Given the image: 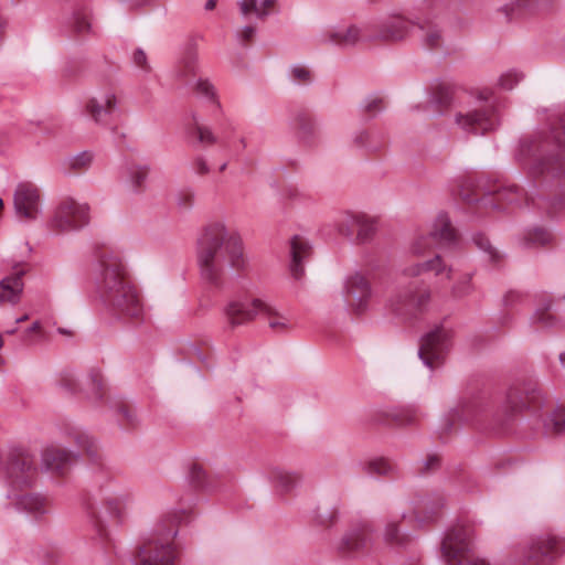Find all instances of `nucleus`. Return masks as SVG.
I'll return each instance as SVG.
<instances>
[{
  "mask_svg": "<svg viewBox=\"0 0 565 565\" xmlns=\"http://www.w3.org/2000/svg\"><path fill=\"white\" fill-rule=\"evenodd\" d=\"M522 74L515 71H510L501 75L499 84L502 88L510 90L522 79Z\"/></svg>",
  "mask_w": 565,
  "mask_h": 565,
  "instance_id": "8fccbe9b",
  "label": "nucleus"
},
{
  "mask_svg": "<svg viewBox=\"0 0 565 565\" xmlns=\"http://www.w3.org/2000/svg\"><path fill=\"white\" fill-rule=\"evenodd\" d=\"M441 3L439 0H430L427 9L429 12L423 18H417L415 26L422 32V44L426 50L440 51L444 49V34L439 25L430 20V14L439 12Z\"/></svg>",
  "mask_w": 565,
  "mask_h": 565,
  "instance_id": "6ab92c4d",
  "label": "nucleus"
},
{
  "mask_svg": "<svg viewBox=\"0 0 565 565\" xmlns=\"http://www.w3.org/2000/svg\"><path fill=\"white\" fill-rule=\"evenodd\" d=\"M563 212L565 213V191L554 196L548 206V213L551 214H558Z\"/></svg>",
  "mask_w": 565,
  "mask_h": 565,
  "instance_id": "e2e57ef3",
  "label": "nucleus"
},
{
  "mask_svg": "<svg viewBox=\"0 0 565 565\" xmlns=\"http://www.w3.org/2000/svg\"><path fill=\"white\" fill-rule=\"evenodd\" d=\"M490 97V93H481L479 99L486 102V104L465 115L457 114L456 122L465 131L473 135H484L494 130L500 124V116L497 105L493 102L489 103Z\"/></svg>",
  "mask_w": 565,
  "mask_h": 565,
  "instance_id": "9d476101",
  "label": "nucleus"
},
{
  "mask_svg": "<svg viewBox=\"0 0 565 565\" xmlns=\"http://www.w3.org/2000/svg\"><path fill=\"white\" fill-rule=\"evenodd\" d=\"M354 143L358 147L366 148L370 151H376L380 149L379 145H374L371 141V135L367 131H361L359 135L354 138Z\"/></svg>",
  "mask_w": 565,
  "mask_h": 565,
  "instance_id": "6e6d98bb",
  "label": "nucleus"
},
{
  "mask_svg": "<svg viewBox=\"0 0 565 565\" xmlns=\"http://www.w3.org/2000/svg\"><path fill=\"white\" fill-rule=\"evenodd\" d=\"M31 457L34 462L35 475L29 483L20 484V486L12 484L11 481L7 477H4V476H1V477L8 481L9 487L11 488V490L8 492V498L12 499L14 501L15 508L19 511H23V512H26L34 516H39V515L46 513V511H47L45 499L38 494H32V493L18 494L14 492L15 490H21L24 487L31 486V483L33 482V480L35 479V477L38 475L35 459L32 455H31Z\"/></svg>",
  "mask_w": 565,
  "mask_h": 565,
  "instance_id": "aec40b11",
  "label": "nucleus"
},
{
  "mask_svg": "<svg viewBox=\"0 0 565 565\" xmlns=\"http://www.w3.org/2000/svg\"><path fill=\"white\" fill-rule=\"evenodd\" d=\"M92 396L89 398H94L95 402H107L110 404V408L117 409V412L121 415L119 419L120 425L125 429H129L135 426L136 416L134 408L121 398H110L107 394V391H90Z\"/></svg>",
  "mask_w": 565,
  "mask_h": 565,
  "instance_id": "393cba45",
  "label": "nucleus"
},
{
  "mask_svg": "<svg viewBox=\"0 0 565 565\" xmlns=\"http://www.w3.org/2000/svg\"><path fill=\"white\" fill-rule=\"evenodd\" d=\"M132 63L139 67L141 71L149 73L151 71V66L148 63V57L146 52L138 47L132 53Z\"/></svg>",
  "mask_w": 565,
  "mask_h": 565,
  "instance_id": "864d4df0",
  "label": "nucleus"
},
{
  "mask_svg": "<svg viewBox=\"0 0 565 565\" xmlns=\"http://www.w3.org/2000/svg\"><path fill=\"white\" fill-rule=\"evenodd\" d=\"M85 114L97 125L117 129L116 122L120 117L118 98L114 93H105L92 97L85 104Z\"/></svg>",
  "mask_w": 565,
  "mask_h": 565,
  "instance_id": "4468645a",
  "label": "nucleus"
},
{
  "mask_svg": "<svg viewBox=\"0 0 565 565\" xmlns=\"http://www.w3.org/2000/svg\"><path fill=\"white\" fill-rule=\"evenodd\" d=\"M387 416L398 426H412L417 423L418 415L414 408H397L387 413Z\"/></svg>",
  "mask_w": 565,
  "mask_h": 565,
  "instance_id": "79ce46f5",
  "label": "nucleus"
},
{
  "mask_svg": "<svg viewBox=\"0 0 565 565\" xmlns=\"http://www.w3.org/2000/svg\"><path fill=\"white\" fill-rule=\"evenodd\" d=\"M74 441L85 451L90 460L98 461L100 459L98 445L92 436L83 431H77L74 434Z\"/></svg>",
  "mask_w": 565,
  "mask_h": 565,
  "instance_id": "ea45409f",
  "label": "nucleus"
},
{
  "mask_svg": "<svg viewBox=\"0 0 565 565\" xmlns=\"http://www.w3.org/2000/svg\"><path fill=\"white\" fill-rule=\"evenodd\" d=\"M255 34L256 28L253 25H246L239 32H237V39L243 45H246L253 41Z\"/></svg>",
  "mask_w": 565,
  "mask_h": 565,
  "instance_id": "0e129e2a",
  "label": "nucleus"
},
{
  "mask_svg": "<svg viewBox=\"0 0 565 565\" xmlns=\"http://www.w3.org/2000/svg\"><path fill=\"white\" fill-rule=\"evenodd\" d=\"M191 131L196 135L198 141L202 145L212 146L217 142V137L209 127L201 125L195 116H193Z\"/></svg>",
  "mask_w": 565,
  "mask_h": 565,
  "instance_id": "a18cd8bd",
  "label": "nucleus"
},
{
  "mask_svg": "<svg viewBox=\"0 0 565 565\" xmlns=\"http://www.w3.org/2000/svg\"><path fill=\"white\" fill-rule=\"evenodd\" d=\"M189 479H190V482L195 488L203 487L204 480H205V471L203 470L202 467H200L199 465L194 463L190 468Z\"/></svg>",
  "mask_w": 565,
  "mask_h": 565,
  "instance_id": "603ef678",
  "label": "nucleus"
},
{
  "mask_svg": "<svg viewBox=\"0 0 565 565\" xmlns=\"http://www.w3.org/2000/svg\"><path fill=\"white\" fill-rule=\"evenodd\" d=\"M551 301L548 300L542 308H539L531 317V323L541 328H554L558 323V319L550 312Z\"/></svg>",
  "mask_w": 565,
  "mask_h": 565,
  "instance_id": "a19ab883",
  "label": "nucleus"
},
{
  "mask_svg": "<svg viewBox=\"0 0 565 565\" xmlns=\"http://www.w3.org/2000/svg\"><path fill=\"white\" fill-rule=\"evenodd\" d=\"M88 206L72 199L64 200L57 207L52 226L58 231L79 230L88 224Z\"/></svg>",
  "mask_w": 565,
  "mask_h": 565,
  "instance_id": "f3484780",
  "label": "nucleus"
},
{
  "mask_svg": "<svg viewBox=\"0 0 565 565\" xmlns=\"http://www.w3.org/2000/svg\"><path fill=\"white\" fill-rule=\"evenodd\" d=\"M270 480L279 491L289 492L301 481V475L275 468L270 471Z\"/></svg>",
  "mask_w": 565,
  "mask_h": 565,
  "instance_id": "c756f323",
  "label": "nucleus"
},
{
  "mask_svg": "<svg viewBox=\"0 0 565 565\" xmlns=\"http://www.w3.org/2000/svg\"><path fill=\"white\" fill-rule=\"evenodd\" d=\"M374 534L375 526L371 521H360L342 536L338 550L343 554L366 553L373 546Z\"/></svg>",
  "mask_w": 565,
  "mask_h": 565,
  "instance_id": "2eb2a0df",
  "label": "nucleus"
},
{
  "mask_svg": "<svg viewBox=\"0 0 565 565\" xmlns=\"http://www.w3.org/2000/svg\"><path fill=\"white\" fill-rule=\"evenodd\" d=\"M385 108L384 99L381 97H370L362 105V114L367 119L374 118L379 113Z\"/></svg>",
  "mask_w": 565,
  "mask_h": 565,
  "instance_id": "de8ad7c7",
  "label": "nucleus"
},
{
  "mask_svg": "<svg viewBox=\"0 0 565 565\" xmlns=\"http://www.w3.org/2000/svg\"><path fill=\"white\" fill-rule=\"evenodd\" d=\"M565 552V541L550 533L529 537L522 547V565H550Z\"/></svg>",
  "mask_w": 565,
  "mask_h": 565,
  "instance_id": "6e6552de",
  "label": "nucleus"
},
{
  "mask_svg": "<svg viewBox=\"0 0 565 565\" xmlns=\"http://www.w3.org/2000/svg\"><path fill=\"white\" fill-rule=\"evenodd\" d=\"M275 3L276 0H263L260 7H258L257 0H241L238 6L243 15L254 12L258 19L264 20Z\"/></svg>",
  "mask_w": 565,
  "mask_h": 565,
  "instance_id": "e433bc0d",
  "label": "nucleus"
},
{
  "mask_svg": "<svg viewBox=\"0 0 565 565\" xmlns=\"http://www.w3.org/2000/svg\"><path fill=\"white\" fill-rule=\"evenodd\" d=\"M507 399L512 412L530 409L533 413L545 411V426L555 433L565 430V403L554 401L547 391H509Z\"/></svg>",
  "mask_w": 565,
  "mask_h": 565,
  "instance_id": "423d86ee",
  "label": "nucleus"
},
{
  "mask_svg": "<svg viewBox=\"0 0 565 565\" xmlns=\"http://www.w3.org/2000/svg\"><path fill=\"white\" fill-rule=\"evenodd\" d=\"M95 284L100 299L114 316L132 323L143 321L145 312L139 292L129 280L119 256L107 250L98 255Z\"/></svg>",
  "mask_w": 565,
  "mask_h": 565,
  "instance_id": "f03ea898",
  "label": "nucleus"
},
{
  "mask_svg": "<svg viewBox=\"0 0 565 565\" xmlns=\"http://www.w3.org/2000/svg\"><path fill=\"white\" fill-rule=\"evenodd\" d=\"M128 495L110 493L102 499L105 513L114 521L119 522L122 518Z\"/></svg>",
  "mask_w": 565,
  "mask_h": 565,
  "instance_id": "2f4dec72",
  "label": "nucleus"
},
{
  "mask_svg": "<svg viewBox=\"0 0 565 565\" xmlns=\"http://www.w3.org/2000/svg\"><path fill=\"white\" fill-rule=\"evenodd\" d=\"M444 498L439 497L434 504L430 507V500L427 497H419L414 502V515L416 520L423 521L424 519H430V515L434 514L438 509L444 507Z\"/></svg>",
  "mask_w": 565,
  "mask_h": 565,
  "instance_id": "4c0bfd02",
  "label": "nucleus"
},
{
  "mask_svg": "<svg viewBox=\"0 0 565 565\" xmlns=\"http://www.w3.org/2000/svg\"><path fill=\"white\" fill-rule=\"evenodd\" d=\"M294 128L297 137L305 143L311 145L317 135V127L311 114L308 110H300L296 114Z\"/></svg>",
  "mask_w": 565,
  "mask_h": 565,
  "instance_id": "c85d7f7f",
  "label": "nucleus"
},
{
  "mask_svg": "<svg viewBox=\"0 0 565 565\" xmlns=\"http://www.w3.org/2000/svg\"><path fill=\"white\" fill-rule=\"evenodd\" d=\"M72 26L74 32L78 35L89 32L90 22L86 10H77L73 13Z\"/></svg>",
  "mask_w": 565,
  "mask_h": 565,
  "instance_id": "49530a36",
  "label": "nucleus"
},
{
  "mask_svg": "<svg viewBox=\"0 0 565 565\" xmlns=\"http://www.w3.org/2000/svg\"><path fill=\"white\" fill-rule=\"evenodd\" d=\"M369 33V25H366L363 30L358 28L356 25H350L345 30H331L323 36L321 40L322 43L331 42L339 46H352L356 44L360 40L367 41L365 39V34Z\"/></svg>",
  "mask_w": 565,
  "mask_h": 565,
  "instance_id": "a878e982",
  "label": "nucleus"
},
{
  "mask_svg": "<svg viewBox=\"0 0 565 565\" xmlns=\"http://www.w3.org/2000/svg\"><path fill=\"white\" fill-rule=\"evenodd\" d=\"M201 362L206 369H211L214 364V353L212 348L204 343L203 349L201 350V354L196 359Z\"/></svg>",
  "mask_w": 565,
  "mask_h": 565,
  "instance_id": "680f3d73",
  "label": "nucleus"
},
{
  "mask_svg": "<svg viewBox=\"0 0 565 565\" xmlns=\"http://www.w3.org/2000/svg\"><path fill=\"white\" fill-rule=\"evenodd\" d=\"M451 333L443 326H437L420 339L418 356L429 369L443 362L450 348Z\"/></svg>",
  "mask_w": 565,
  "mask_h": 565,
  "instance_id": "f8f14e48",
  "label": "nucleus"
},
{
  "mask_svg": "<svg viewBox=\"0 0 565 565\" xmlns=\"http://www.w3.org/2000/svg\"><path fill=\"white\" fill-rule=\"evenodd\" d=\"M76 458L77 456L73 452L57 446L46 447L42 452L44 468L57 473H64Z\"/></svg>",
  "mask_w": 565,
  "mask_h": 565,
  "instance_id": "b1692460",
  "label": "nucleus"
},
{
  "mask_svg": "<svg viewBox=\"0 0 565 565\" xmlns=\"http://www.w3.org/2000/svg\"><path fill=\"white\" fill-rule=\"evenodd\" d=\"M475 529L470 523L450 527L441 542V554L447 565H489L475 555Z\"/></svg>",
  "mask_w": 565,
  "mask_h": 565,
  "instance_id": "0eeeda50",
  "label": "nucleus"
},
{
  "mask_svg": "<svg viewBox=\"0 0 565 565\" xmlns=\"http://www.w3.org/2000/svg\"><path fill=\"white\" fill-rule=\"evenodd\" d=\"M383 536L387 544L397 547H406L412 542L411 536L401 531L397 522H387Z\"/></svg>",
  "mask_w": 565,
  "mask_h": 565,
  "instance_id": "72a5a7b5",
  "label": "nucleus"
},
{
  "mask_svg": "<svg viewBox=\"0 0 565 565\" xmlns=\"http://www.w3.org/2000/svg\"><path fill=\"white\" fill-rule=\"evenodd\" d=\"M451 268L448 267L440 255L436 254L431 259L413 264L403 271V277L412 278L411 281L399 282L395 295L390 299L391 310L403 319H414L425 312L430 301V289L419 276L434 274L450 279Z\"/></svg>",
  "mask_w": 565,
  "mask_h": 565,
  "instance_id": "7ed1b4c3",
  "label": "nucleus"
},
{
  "mask_svg": "<svg viewBox=\"0 0 565 565\" xmlns=\"http://www.w3.org/2000/svg\"><path fill=\"white\" fill-rule=\"evenodd\" d=\"M196 260L202 281L214 289L224 287L227 267L239 273L247 266L239 235L220 222L204 227L198 239Z\"/></svg>",
  "mask_w": 565,
  "mask_h": 565,
  "instance_id": "f257e3e1",
  "label": "nucleus"
},
{
  "mask_svg": "<svg viewBox=\"0 0 565 565\" xmlns=\"http://www.w3.org/2000/svg\"><path fill=\"white\" fill-rule=\"evenodd\" d=\"M459 196L469 212L486 216L494 211H503L509 205L521 206L529 199L515 184H492L486 186L481 179L467 178L460 185Z\"/></svg>",
  "mask_w": 565,
  "mask_h": 565,
  "instance_id": "20e7f679",
  "label": "nucleus"
},
{
  "mask_svg": "<svg viewBox=\"0 0 565 565\" xmlns=\"http://www.w3.org/2000/svg\"><path fill=\"white\" fill-rule=\"evenodd\" d=\"M182 515L173 514L164 519L139 547L134 565H174L173 539L178 534L177 523Z\"/></svg>",
  "mask_w": 565,
  "mask_h": 565,
  "instance_id": "39448f33",
  "label": "nucleus"
},
{
  "mask_svg": "<svg viewBox=\"0 0 565 565\" xmlns=\"http://www.w3.org/2000/svg\"><path fill=\"white\" fill-rule=\"evenodd\" d=\"M338 513L334 510L326 511L323 513H319L317 515V522L320 525L329 526L337 521Z\"/></svg>",
  "mask_w": 565,
  "mask_h": 565,
  "instance_id": "338daca9",
  "label": "nucleus"
},
{
  "mask_svg": "<svg viewBox=\"0 0 565 565\" xmlns=\"http://www.w3.org/2000/svg\"><path fill=\"white\" fill-rule=\"evenodd\" d=\"M312 248L310 243L300 235H295L290 239V264L291 276L300 280L305 275L303 262L310 258Z\"/></svg>",
  "mask_w": 565,
  "mask_h": 565,
  "instance_id": "5701e85b",
  "label": "nucleus"
},
{
  "mask_svg": "<svg viewBox=\"0 0 565 565\" xmlns=\"http://www.w3.org/2000/svg\"><path fill=\"white\" fill-rule=\"evenodd\" d=\"M363 472L369 476L394 477L397 471L396 465L385 458H376L363 465Z\"/></svg>",
  "mask_w": 565,
  "mask_h": 565,
  "instance_id": "473e14b6",
  "label": "nucleus"
},
{
  "mask_svg": "<svg viewBox=\"0 0 565 565\" xmlns=\"http://www.w3.org/2000/svg\"><path fill=\"white\" fill-rule=\"evenodd\" d=\"M472 244L484 254L487 259L494 266L499 265L503 255L492 245L489 237L481 232H477L471 237Z\"/></svg>",
  "mask_w": 565,
  "mask_h": 565,
  "instance_id": "7c9ffc66",
  "label": "nucleus"
},
{
  "mask_svg": "<svg viewBox=\"0 0 565 565\" xmlns=\"http://www.w3.org/2000/svg\"><path fill=\"white\" fill-rule=\"evenodd\" d=\"M183 75H194L195 68H196V52L191 49L186 52L185 56L183 57Z\"/></svg>",
  "mask_w": 565,
  "mask_h": 565,
  "instance_id": "3c124183",
  "label": "nucleus"
},
{
  "mask_svg": "<svg viewBox=\"0 0 565 565\" xmlns=\"http://www.w3.org/2000/svg\"><path fill=\"white\" fill-rule=\"evenodd\" d=\"M264 309L260 310L259 316L268 320V326L276 332L282 333L288 330V320L279 315L271 306L264 302Z\"/></svg>",
  "mask_w": 565,
  "mask_h": 565,
  "instance_id": "58836bf2",
  "label": "nucleus"
},
{
  "mask_svg": "<svg viewBox=\"0 0 565 565\" xmlns=\"http://www.w3.org/2000/svg\"><path fill=\"white\" fill-rule=\"evenodd\" d=\"M440 465V458L437 455H429L424 461V471L429 472L436 470Z\"/></svg>",
  "mask_w": 565,
  "mask_h": 565,
  "instance_id": "774afa93",
  "label": "nucleus"
},
{
  "mask_svg": "<svg viewBox=\"0 0 565 565\" xmlns=\"http://www.w3.org/2000/svg\"><path fill=\"white\" fill-rule=\"evenodd\" d=\"M433 243L448 248L455 247L458 244V233L447 213L441 212L438 214L433 230L428 235L418 237L413 243L412 250L415 255H420Z\"/></svg>",
  "mask_w": 565,
  "mask_h": 565,
  "instance_id": "ddd939ff",
  "label": "nucleus"
},
{
  "mask_svg": "<svg viewBox=\"0 0 565 565\" xmlns=\"http://www.w3.org/2000/svg\"><path fill=\"white\" fill-rule=\"evenodd\" d=\"M40 193L31 183H20L14 192V209L19 217L34 220L39 213Z\"/></svg>",
  "mask_w": 565,
  "mask_h": 565,
  "instance_id": "412c9836",
  "label": "nucleus"
},
{
  "mask_svg": "<svg viewBox=\"0 0 565 565\" xmlns=\"http://www.w3.org/2000/svg\"><path fill=\"white\" fill-rule=\"evenodd\" d=\"M291 77L294 81L307 84L311 81V73L303 66L295 65L291 67Z\"/></svg>",
  "mask_w": 565,
  "mask_h": 565,
  "instance_id": "13d9d810",
  "label": "nucleus"
},
{
  "mask_svg": "<svg viewBox=\"0 0 565 565\" xmlns=\"http://www.w3.org/2000/svg\"><path fill=\"white\" fill-rule=\"evenodd\" d=\"M414 26L415 21L402 14H390L369 24V33L364 36L367 42H398L406 39Z\"/></svg>",
  "mask_w": 565,
  "mask_h": 565,
  "instance_id": "9b49d317",
  "label": "nucleus"
},
{
  "mask_svg": "<svg viewBox=\"0 0 565 565\" xmlns=\"http://www.w3.org/2000/svg\"><path fill=\"white\" fill-rule=\"evenodd\" d=\"M87 511L95 522V526L97 527L98 534L100 536H105L106 532H105V527H104L103 516L100 515V513L96 510V508L94 507L93 503L87 504Z\"/></svg>",
  "mask_w": 565,
  "mask_h": 565,
  "instance_id": "052dcab7",
  "label": "nucleus"
},
{
  "mask_svg": "<svg viewBox=\"0 0 565 565\" xmlns=\"http://www.w3.org/2000/svg\"><path fill=\"white\" fill-rule=\"evenodd\" d=\"M194 194L191 191H181L177 198L179 207L188 210L193 205Z\"/></svg>",
  "mask_w": 565,
  "mask_h": 565,
  "instance_id": "69168bd1",
  "label": "nucleus"
},
{
  "mask_svg": "<svg viewBox=\"0 0 565 565\" xmlns=\"http://www.w3.org/2000/svg\"><path fill=\"white\" fill-rule=\"evenodd\" d=\"M204 347V343L203 344H198V343H192V342H188V343H184L181 348H180V352L181 354L184 355L185 359H189V360H196L198 356L201 354V350L203 349Z\"/></svg>",
  "mask_w": 565,
  "mask_h": 565,
  "instance_id": "5fc2aeb1",
  "label": "nucleus"
},
{
  "mask_svg": "<svg viewBox=\"0 0 565 565\" xmlns=\"http://www.w3.org/2000/svg\"><path fill=\"white\" fill-rule=\"evenodd\" d=\"M23 275L24 271L20 270L0 280V303H17L20 300L23 290Z\"/></svg>",
  "mask_w": 565,
  "mask_h": 565,
  "instance_id": "bb28decb",
  "label": "nucleus"
},
{
  "mask_svg": "<svg viewBox=\"0 0 565 565\" xmlns=\"http://www.w3.org/2000/svg\"><path fill=\"white\" fill-rule=\"evenodd\" d=\"M344 297L354 313H363L367 309L372 297L370 281L360 273L348 277L344 285Z\"/></svg>",
  "mask_w": 565,
  "mask_h": 565,
  "instance_id": "a211bd4d",
  "label": "nucleus"
},
{
  "mask_svg": "<svg viewBox=\"0 0 565 565\" xmlns=\"http://www.w3.org/2000/svg\"><path fill=\"white\" fill-rule=\"evenodd\" d=\"M454 97V86L439 83L433 87L429 106L436 115H443L451 106Z\"/></svg>",
  "mask_w": 565,
  "mask_h": 565,
  "instance_id": "cd10ccee",
  "label": "nucleus"
},
{
  "mask_svg": "<svg viewBox=\"0 0 565 565\" xmlns=\"http://www.w3.org/2000/svg\"><path fill=\"white\" fill-rule=\"evenodd\" d=\"M93 160V153L83 151L70 159V164L73 170L86 169Z\"/></svg>",
  "mask_w": 565,
  "mask_h": 565,
  "instance_id": "09e8293b",
  "label": "nucleus"
},
{
  "mask_svg": "<svg viewBox=\"0 0 565 565\" xmlns=\"http://www.w3.org/2000/svg\"><path fill=\"white\" fill-rule=\"evenodd\" d=\"M553 239L552 234L542 227H535L529 231L525 235V245L531 246H545L550 244Z\"/></svg>",
  "mask_w": 565,
  "mask_h": 565,
  "instance_id": "37998d69",
  "label": "nucleus"
},
{
  "mask_svg": "<svg viewBox=\"0 0 565 565\" xmlns=\"http://www.w3.org/2000/svg\"><path fill=\"white\" fill-rule=\"evenodd\" d=\"M148 173V166L131 164L127 168V175L134 192L141 193L145 191Z\"/></svg>",
  "mask_w": 565,
  "mask_h": 565,
  "instance_id": "c9c22d12",
  "label": "nucleus"
},
{
  "mask_svg": "<svg viewBox=\"0 0 565 565\" xmlns=\"http://www.w3.org/2000/svg\"><path fill=\"white\" fill-rule=\"evenodd\" d=\"M195 89L202 96L215 102V90L207 79H199Z\"/></svg>",
  "mask_w": 565,
  "mask_h": 565,
  "instance_id": "4d7b16f0",
  "label": "nucleus"
},
{
  "mask_svg": "<svg viewBox=\"0 0 565 565\" xmlns=\"http://www.w3.org/2000/svg\"><path fill=\"white\" fill-rule=\"evenodd\" d=\"M264 308V301L258 298L231 299L223 308L227 328L235 329L254 321Z\"/></svg>",
  "mask_w": 565,
  "mask_h": 565,
  "instance_id": "dca6fc26",
  "label": "nucleus"
},
{
  "mask_svg": "<svg viewBox=\"0 0 565 565\" xmlns=\"http://www.w3.org/2000/svg\"><path fill=\"white\" fill-rule=\"evenodd\" d=\"M535 9V0H512L510 3L501 8L509 20L531 14Z\"/></svg>",
  "mask_w": 565,
  "mask_h": 565,
  "instance_id": "f704fd0d",
  "label": "nucleus"
},
{
  "mask_svg": "<svg viewBox=\"0 0 565 565\" xmlns=\"http://www.w3.org/2000/svg\"><path fill=\"white\" fill-rule=\"evenodd\" d=\"M338 230L341 235L347 237H352L354 232H356V238L364 243L371 239L375 232V226L364 215L348 213L339 223Z\"/></svg>",
  "mask_w": 565,
  "mask_h": 565,
  "instance_id": "4be33fe9",
  "label": "nucleus"
},
{
  "mask_svg": "<svg viewBox=\"0 0 565 565\" xmlns=\"http://www.w3.org/2000/svg\"><path fill=\"white\" fill-rule=\"evenodd\" d=\"M35 475L31 454L21 447L0 448V476L12 484H26Z\"/></svg>",
  "mask_w": 565,
  "mask_h": 565,
  "instance_id": "1a4fd4ad",
  "label": "nucleus"
},
{
  "mask_svg": "<svg viewBox=\"0 0 565 565\" xmlns=\"http://www.w3.org/2000/svg\"><path fill=\"white\" fill-rule=\"evenodd\" d=\"M486 407V401L480 394H472L461 406V414L466 419L475 416Z\"/></svg>",
  "mask_w": 565,
  "mask_h": 565,
  "instance_id": "c03bdc74",
  "label": "nucleus"
},
{
  "mask_svg": "<svg viewBox=\"0 0 565 565\" xmlns=\"http://www.w3.org/2000/svg\"><path fill=\"white\" fill-rule=\"evenodd\" d=\"M92 388H104L106 385L105 377L98 369H92L88 373V383Z\"/></svg>",
  "mask_w": 565,
  "mask_h": 565,
  "instance_id": "bf43d9fd",
  "label": "nucleus"
}]
</instances>
